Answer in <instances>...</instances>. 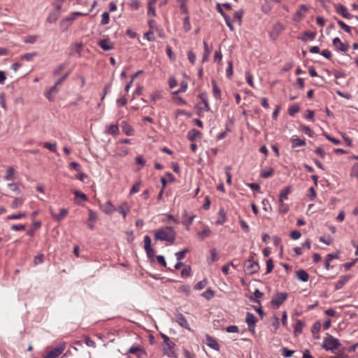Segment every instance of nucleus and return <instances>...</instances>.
Returning <instances> with one entry per match:
<instances>
[{"label":"nucleus","mask_w":358,"mask_h":358,"mask_svg":"<svg viewBox=\"0 0 358 358\" xmlns=\"http://www.w3.org/2000/svg\"><path fill=\"white\" fill-rule=\"evenodd\" d=\"M141 186V182H136L130 190V194L138 192L140 190Z\"/></svg>","instance_id":"e2e57ef3"},{"label":"nucleus","mask_w":358,"mask_h":358,"mask_svg":"<svg viewBox=\"0 0 358 358\" xmlns=\"http://www.w3.org/2000/svg\"><path fill=\"white\" fill-rule=\"evenodd\" d=\"M273 268V262L272 259H268L266 261V273L268 274L272 271Z\"/></svg>","instance_id":"0e129e2a"},{"label":"nucleus","mask_w":358,"mask_h":358,"mask_svg":"<svg viewBox=\"0 0 358 358\" xmlns=\"http://www.w3.org/2000/svg\"><path fill=\"white\" fill-rule=\"evenodd\" d=\"M97 219L96 213L93 211L92 210H89V218L88 220L90 222H95Z\"/></svg>","instance_id":"338daca9"},{"label":"nucleus","mask_w":358,"mask_h":358,"mask_svg":"<svg viewBox=\"0 0 358 358\" xmlns=\"http://www.w3.org/2000/svg\"><path fill=\"white\" fill-rule=\"evenodd\" d=\"M336 11L338 14L342 15L345 18L350 19L352 17V15L348 11V9L345 6L341 4H338L336 6Z\"/></svg>","instance_id":"4468645a"},{"label":"nucleus","mask_w":358,"mask_h":358,"mask_svg":"<svg viewBox=\"0 0 358 358\" xmlns=\"http://www.w3.org/2000/svg\"><path fill=\"white\" fill-rule=\"evenodd\" d=\"M164 344L165 345V347L163 348L164 355L171 358H176L177 356L174 350L176 344L171 339Z\"/></svg>","instance_id":"423d86ee"},{"label":"nucleus","mask_w":358,"mask_h":358,"mask_svg":"<svg viewBox=\"0 0 358 358\" xmlns=\"http://www.w3.org/2000/svg\"><path fill=\"white\" fill-rule=\"evenodd\" d=\"M201 136V131H199L195 129L190 130L187 134L188 139L191 141H194L197 138H200Z\"/></svg>","instance_id":"412c9836"},{"label":"nucleus","mask_w":358,"mask_h":358,"mask_svg":"<svg viewBox=\"0 0 358 358\" xmlns=\"http://www.w3.org/2000/svg\"><path fill=\"white\" fill-rule=\"evenodd\" d=\"M97 44L101 49L105 51H109L114 48L113 43L108 38L100 40Z\"/></svg>","instance_id":"f8f14e48"},{"label":"nucleus","mask_w":358,"mask_h":358,"mask_svg":"<svg viewBox=\"0 0 358 358\" xmlns=\"http://www.w3.org/2000/svg\"><path fill=\"white\" fill-rule=\"evenodd\" d=\"M321 328V324L319 322H316L313 324L312 327V333L315 335L318 334V332Z\"/></svg>","instance_id":"680f3d73"},{"label":"nucleus","mask_w":358,"mask_h":358,"mask_svg":"<svg viewBox=\"0 0 358 358\" xmlns=\"http://www.w3.org/2000/svg\"><path fill=\"white\" fill-rule=\"evenodd\" d=\"M227 76L230 78L233 74V64L231 61L228 62V67L226 71Z\"/></svg>","instance_id":"774afa93"},{"label":"nucleus","mask_w":358,"mask_h":358,"mask_svg":"<svg viewBox=\"0 0 358 358\" xmlns=\"http://www.w3.org/2000/svg\"><path fill=\"white\" fill-rule=\"evenodd\" d=\"M176 233L173 227H166L157 229L155 233V241H167L173 244L176 240Z\"/></svg>","instance_id":"f257e3e1"},{"label":"nucleus","mask_w":358,"mask_h":358,"mask_svg":"<svg viewBox=\"0 0 358 358\" xmlns=\"http://www.w3.org/2000/svg\"><path fill=\"white\" fill-rule=\"evenodd\" d=\"M263 295L264 294L262 292H260L258 289H256L254 292L255 298L250 296L249 299L250 301H252L255 303L260 304V301L259 300V299L262 298Z\"/></svg>","instance_id":"7c9ffc66"},{"label":"nucleus","mask_w":358,"mask_h":358,"mask_svg":"<svg viewBox=\"0 0 358 358\" xmlns=\"http://www.w3.org/2000/svg\"><path fill=\"white\" fill-rule=\"evenodd\" d=\"M341 347V344L339 341L331 335L327 334V336L324 338L322 348L327 351H331L333 353H336V350H339Z\"/></svg>","instance_id":"f03ea898"},{"label":"nucleus","mask_w":358,"mask_h":358,"mask_svg":"<svg viewBox=\"0 0 358 358\" xmlns=\"http://www.w3.org/2000/svg\"><path fill=\"white\" fill-rule=\"evenodd\" d=\"M199 97L200 98V99L201 100L202 103L204 105V110L206 111H209L210 110V106H209V104H208V102L207 94L206 92H202V93H201L199 95Z\"/></svg>","instance_id":"a878e982"},{"label":"nucleus","mask_w":358,"mask_h":358,"mask_svg":"<svg viewBox=\"0 0 358 358\" xmlns=\"http://www.w3.org/2000/svg\"><path fill=\"white\" fill-rule=\"evenodd\" d=\"M66 64H61L57 66V68L53 71V76H59L61 72L66 68Z\"/></svg>","instance_id":"bf43d9fd"},{"label":"nucleus","mask_w":358,"mask_h":358,"mask_svg":"<svg viewBox=\"0 0 358 358\" xmlns=\"http://www.w3.org/2000/svg\"><path fill=\"white\" fill-rule=\"evenodd\" d=\"M284 29L285 26L280 22H277L272 28V31L275 34L276 36H278Z\"/></svg>","instance_id":"cd10ccee"},{"label":"nucleus","mask_w":358,"mask_h":358,"mask_svg":"<svg viewBox=\"0 0 358 358\" xmlns=\"http://www.w3.org/2000/svg\"><path fill=\"white\" fill-rule=\"evenodd\" d=\"M284 200H279V212L285 213L289 210V206L283 202Z\"/></svg>","instance_id":"58836bf2"},{"label":"nucleus","mask_w":358,"mask_h":358,"mask_svg":"<svg viewBox=\"0 0 358 358\" xmlns=\"http://www.w3.org/2000/svg\"><path fill=\"white\" fill-rule=\"evenodd\" d=\"M245 322L248 324L249 331L254 333L257 322V317L252 313L248 312L246 313Z\"/></svg>","instance_id":"0eeeda50"},{"label":"nucleus","mask_w":358,"mask_h":358,"mask_svg":"<svg viewBox=\"0 0 358 358\" xmlns=\"http://www.w3.org/2000/svg\"><path fill=\"white\" fill-rule=\"evenodd\" d=\"M43 147L52 152H56L57 150L56 143L45 142L43 143Z\"/></svg>","instance_id":"e433bc0d"},{"label":"nucleus","mask_w":358,"mask_h":358,"mask_svg":"<svg viewBox=\"0 0 358 358\" xmlns=\"http://www.w3.org/2000/svg\"><path fill=\"white\" fill-rule=\"evenodd\" d=\"M202 296L206 299L210 300L215 296V292L211 289L208 288L202 294Z\"/></svg>","instance_id":"a18cd8bd"},{"label":"nucleus","mask_w":358,"mask_h":358,"mask_svg":"<svg viewBox=\"0 0 358 358\" xmlns=\"http://www.w3.org/2000/svg\"><path fill=\"white\" fill-rule=\"evenodd\" d=\"M144 248L148 257L149 259H152L155 256V250L151 247V238L148 235L144 237Z\"/></svg>","instance_id":"9d476101"},{"label":"nucleus","mask_w":358,"mask_h":358,"mask_svg":"<svg viewBox=\"0 0 358 358\" xmlns=\"http://www.w3.org/2000/svg\"><path fill=\"white\" fill-rule=\"evenodd\" d=\"M210 259H208V264H211L218 260L219 256L215 248H212L210 250Z\"/></svg>","instance_id":"473e14b6"},{"label":"nucleus","mask_w":358,"mask_h":358,"mask_svg":"<svg viewBox=\"0 0 358 358\" xmlns=\"http://www.w3.org/2000/svg\"><path fill=\"white\" fill-rule=\"evenodd\" d=\"M332 43L337 51L347 52L349 49V45L343 43L338 37L334 38Z\"/></svg>","instance_id":"6e6552de"},{"label":"nucleus","mask_w":358,"mask_h":358,"mask_svg":"<svg viewBox=\"0 0 358 358\" xmlns=\"http://www.w3.org/2000/svg\"><path fill=\"white\" fill-rule=\"evenodd\" d=\"M66 0H55L52 3L55 6V9L61 11L62 4Z\"/></svg>","instance_id":"052dcab7"},{"label":"nucleus","mask_w":358,"mask_h":358,"mask_svg":"<svg viewBox=\"0 0 358 358\" xmlns=\"http://www.w3.org/2000/svg\"><path fill=\"white\" fill-rule=\"evenodd\" d=\"M110 16L108 12H104L101 15V23L103 25L107 24L109 23Z\"/></svg>","instance_id":"603ef678"},{"label":"nucleus","mask_w":358,"mask_h":358,"mask_svg":"<svg viewBox=\"0 0 358 358\" xmlns=\"http://www.w3.org/2000/svg\"><path fill=\"white\" fill-rule=\"evenodd\" d=\"M288 294L285 292H277L271 303L275 308L280 307L283 302L287 299Z\"/></svg>","instance_id":"39448f33"},{"label":"nucleus","mask_w":358,"mask_h":358,"mask_svg":"<svg viewBox=\"0 0 358 358\" xmlns=\"http://www.w3.org/2000/svg\"><path fill=\"white\" fill-rule=\"evenodd\" d=\"M26 216H27V213H19L17 214H13V215H8L7 217V219H8V220H18V219H21V218L25 217Z\"/></svg>","instance_id":"c03bdc74"},{"label":"nucleus","mask_w":358,"mask_h":358,"mask_svg":"<svg viewBox=\"0 0 358 358\" xmlns=\"http://www.w3.org/2000/svg\"><path fill=\"white\" fill-rule=\"evenodd\" d=\"M301 131L306 134L308 136L312 137L313 136V131L307 126L301 125L300 127Z\"/></svg>","instance_id":"4d7b16f0"},{"label":"nucleus","mask_w":358,"mask_h":358,"mask_svg":"<svg viewBox=\"0 0 358 358\" xmlns=\"http://www.w3.org/2000/svg\"><path fill=\"white\" fill-rule=\"evenodd\" d=\"M175 316H176V322L182 328H185L189 331L191 330V328L189 327V324L187 322V320H186V318L185 317V316L181 313H179V312H176L175 313Z\"/></svg>","instance_id":"1a4fd4ad"},{"label":"nucleus","mask_w":358,"mask_h":358,"mask_svg":"<svg viewBox=\"0 0 358 358\" xmlns=\"http://www.w3.org/2000/svg\"><path fill=\"white\" fill-rule=\"evenodd\" d=\"M303 326L304 324L301 320H297L294 327V334L296 335L301 334Z\"/></svg>","instance_id":"c9c22d12"},{"label":"nucleus","mask_w":358,"mask_h":358,"mask_svg":"<svg viewBox=\"0 0 358 358\" xmlns=\"http://www.w3.org/2000/svg\"><path fill=\"white\" fill-rule=\"evenodd\" d=\"M74 19L75 18L73 17H72L66 18L65 20H63L61 21L60 25H61L62 27H64V31H66L68 29L69 26V24L66 25V23L67 22H71L72 21L74 20Z\"/></svg>","instance_id":"5fc2aeb1"},{"label":"nucleus","mask_w":358,"mask_h":358,"mask_svg":"<svg viewBox=\"0 0 358 358\" xmlns=\"http://www.w3.org/2000/svg\"><path fill=\"white\" fill-rule=\"evenodd\" d=\"M15 170L12 166H9L7 169L6 174L4 176L6 180H13L14 179L13 176L15 174Z\"/></svg>","instance_id":"72a5a7b5"},{"label":"nucleus","mask_w":358,"mask_h":358,"mask_svg":"<svg viewBox=\"0 0 358 358\" xmlns=\"http://www.w3.org/2000/svg\"><path fill=\"white\" fill-rule=\"evenodd\" d=\"M108 132L113 135H117L120 132L118 126L116 124H111L108 129Z\"/></svg>","instance_id":"37998d69"},{"label":"nucleus","mask_w":358,"mask_h":358,"mask_svg":"<svg viewBox=\"0 0 358 358\" xmlns=\"http://www.w3.org/2000/svg\"><path fill=\"white\" fill-rule=\"evenodd\" d=\"M127 354H133L137 358H146L147 353L145 350L139 345H133L127 351Z\"/></svg>","instance_id":"20e7f679"},{"label":"nucleus","mask_w":358,"mask_h":358,"mask_svg":"<svg viewBox=\"0 0 358 358\" xmlns=\"http://www.w3.org/2000/svg\"><path fill=\"white\" fill-rule=\"evenodd\" d=\"M157 1V0H152L148 3V15L155 16L156 15L155 9L153 4Z\"/></svg>","instance_id":"4c0bfd02"},{"label":"nucleus","mask_w":358,"mask_h":358,"mask_svg":"<svg viewBox=\"0 0 358 358\" xmlns=\"http://www.w3.org/2000/svg\"><path fill=\"white\" fill-rule=\"evenodd\" d=\"M203 46H204V53L203 55L202 62H206L208 60L209 55L211 52L210 48L208 47L207 43L204 41H203Z\"/></svg>","instance_id":"c756f323"},{"label":"nucleus","mask_w":358,"mask_h":358,"mask_svg":"<svg viewBox=\"0 0 358 358\" xmlns=\"http://www.w3.org/2000/svg\"><path fill=\"white\" fill-rule=\"evenodd\" d=\"M296 277L302 282H307L309 278L308 273L302 269L296 272Z\"/></svg>","instance_id":"5701e85b"},{"label":"nucleus","mask_w":358,"mask_h":358,"mask_svg":"<svg viewBox=\"0 0 358 358\" xmlns=\"http://www.w3.org/2000/svg\"><path fill=\"white\" fill-rule=\"evenodd\" d=\"M101 209L106 214H111L117 210L110 201H107L104 205H101Z\"/></svg>","instance_id":"f3484780"},{"label":"nucleus","mask_w":358,"mask_h":358,"mask_svg":"<svg viewBox=\"0 0 358 358\" xmlns=\"http://www.w3.org/2000/svg\"><path fill=\"white\" fill-rule=\"evenodd\" d=\"M291 187L289 186L282 189L279 194V200L287 199V195L290 193Z\"/></svg>","instance_id":"2f4dec72"},{"label":"nucleus","mask_w":358,"mask_h":358,"mask_svg":"<svg viewBox=\"0 0 358 358\" xmlns=\"http://www.w3.org/2000/svg\"><path fill=\"white\" fill-rule=\"evenodd\" d=\"M36 55V52H29V53H26L24 55H23L22 57H21V59L22 60H27V61H30L32 59V58L34 57H35Z\"/></svg>","instance_id":"6e6d98bb"},{"label":"nucleus","mask_w":358,"mask_h":358,"mask_svg":"<svg viewBox=\"0 0 358 358\" xmlns=\"http://www.w3.org/2000/svg\"><path fill=\"white\" fill-rule=\"evenodd\" d=\"M350 278V275H342L340 278L339 280L336 282V284L335 285V289L338 290V289H341L348 282Z\"/></svg>","instance_id":"6ab92c4d"},{"label":"nucleus","mask_w":358,"mask_h":358,"mask_svg":"<svg viewBox=\"0 0 358 358\" xmlns=\"http://www.w3.org/2000/svg\"><path fill=\"white\" fill-rule=\"evenodd\" d=\"M299 106L296 104H294L289 108L288 113L290 116H294L296 113H297L299 111Z\"/></svg>","instance_id":"79ce46f5"},{"label":"nucleus","mask_w":358,"mask_h":358,"mask_svg":"<svg viewBox=\"0 0 358 358\" xmlns=\"http://www.w3.org/2000/svg\"><path fill=\"white\" fill-rule=\"evenodd\" d=\"M273 169L269 168L268 170H264L261 172L260 176L263 178H267L273 176Z\"/></svg>","instance_id":"ea45409f"},{"label":"nucleus","mask_w":358,"mask_h":358,"mask_svg":"<svg viewBox=\"0 0 358 358\" xmlns=\"http://www.w3.org/2000/svg\"><path fill=\"white\" fill-rule=\"evenodd\" d=\"M294 353V350H290L287 349V348H282V355L285 357H290L293 355Z\"/></svg>","instance_id":"13d9d810"},{"label":"nucleus","mask_w":358,"mask_h":358,"mask_svg":"<svg viewBox=\"0 0 358 358\" xmlns=\"http://www.w3.org/2000/svg\"><path fill=\"white\" fill-rule=\"evenodd\" d=\"M23 201H24L23 199H22V198H15V199L13 200V201L11 204V207L13 208H19L22 205Z\"/></svg>","instance_id":"49530a36"},{"label":"nucleus","mask_w":358,"mask_h":358,"mask_svg":"<svg viewBox=\"0 0 358 358\" xmlns=\"http://www.w3.org/2000/svg\"><path fill=\"white\" fill-rule=\"evenodd\" d=\"M291 142H292V147L293 148H296V147L304 146L306 144L305 140L300 139L299 138H294V137L291 139Z\"/></svg>","instance_id":"b1692460"},{"label":"nucleus","mask_w":358,"mask_h":358,"mask_svg":"<svg viewBox=\"0 0 358 358\" xmlns=\"http://www.w3.org/2000/svg\"><path fill=\"white\" fill-rule=\"evenodd\" d=\"M212 85H213V93L214 97L216 99H221V91H220V88L218 87V86L216 83V81L213 80L212 81Z\"/></svg>","instance_id":"393cba45"},{"label":"nucleus","mask_w":358,"mask_h":358,"mask_svg":"<svg viewBox=\"0 0 358 358\" xmlns=\"http://www.w3.org/2000/svg\"><path fill=\"white\" fill-rule=\"evenodd\" d=\"M68 210L66 209V208H61L60 209V213L59 214H55L52 211V209H50V213L52 216V217L54 218L55 220L56 221H61L62 219H64V217L66 216V215L68 214Z\"/></svg>","instance_id":"a211bd4d"},{"label":"nucleus","mask_w":358,"mask_h":358,"mask_svg":"<svg viewBox=\"0 0 358 358\" xmlns=\"http://www.w3.org/2000/svg\"><path fill=\"white\" fill-rule=\"evenodd\" d=\"M85 343L88 347L93 348H96L95 342L93 340H92L90 337L85 338Z\"/></svg>","instance_id":"69168bd1"},{"label":"nucleus","mask_w":358,"mask_h":358,"mask_svg":"<svg viewBox=\"0 0 358 358\" xmlns=\"http://www.w3.org/2000/svg\"><path fill=\"white\" fill-rule=\"evenodd\" d=\"M211 233V230L208 226H203L202 229L197 232L196 235L201 240H203L206 238L210 237Z\"/></svg>","instance_id":"2eb2a0df"},{"label":"nucleus","mask_w":358,"mask_h":358,"mask_svg":"<svg viewBox=\"0 0 358 358\" xmlns=\"http://www.w3.org/2000/svg\"><path fill=\"white\" fill-rule=\"evenodd\" d=\"M245 270L248 274H253L259 270V265L257 262H245Z\"/></svg>","instance_id":"9b49d317"},{"label":"nucleus","mask_w":358,"mask_h":358,"mask_svg":"<svg viewBox=\"0 0 358 358\" xmlns=\"http://www.w3.org/2000/svg\"><path fill=\"white\" fill-rule=\"evenodd\" d=\"M116 210H117L125 219L127 215V213L129 211V206L127 203H123L118 207V208Z\"/></svg>","instance_id":"4be33fe9"},{"label":"nucleus","mask_w":358,"mask_h":358,"mask_svg":"<svg viewBox=\"0 0 358 358\" xmlns=\"http://www.w3.org/2000/svg\"><path fill=\"white\" fill-rule=\"evenodd\" d=\"M206 343L208 347L215 350H219L220 349L217 340L208 334L206 336Z\"/></svg>","instance_id":"ddd939ff"},{"label":"nucleus","mask_w":358,"mask_h":358,"mask_svg":"<svg viewBox=\"0 0 358 358\" xmlns=\"http://www.w3.org/2000/svg\"><path fill=\"white\" fill-rule=\"evenodd\" d=\"M207 283L208 282L206 280H201L195 285L194 289L197 290H201L206 286Z\"/></svg>","instance_id":"864d4df0"},{"label":"nucleus","mask_w":358,"mask_h":358,"mask_svg":"<svg viewBox=\"0 0 358 358\" xmlns=\"http://www.w3.org/2000/svg\"><path fill=\"white\" fill-rule=\"evenodd\" d=\"M316 33L306 31L303 33V36L298 37L299 40H301L303 41H307V39L313 40L315 38Z\"/></svg>","instance_id":"bb28decb"},{"label":"nucleus","mask_w":358,"mask_h":358,"mask_svg":"<svg viewBox=\"0 0 358 358\" xmlns=\"http://www.w3.org/2000/svg\"><path fill=\"white\" fill-rule=\"evenodd\" d=\"M182 217L184 219L183 224L186 226V229L189 230L190 225L192 224L194 221L195 215H188L187 212L185 211L182 214Z\"/></svg>","instance_id":"dca6fc26"},{"label":"nucleus","mask_w":358,"mask_h":358,"mask_svg":"<svg viewBox=\"0 0 358 358\" xmlns=\"http://www.w3.org/2000/svg\"><path fill=\"white\" fill-rule=\"evenodd\" d=\"M219 217L216 221V224L218 225L223 224L226 222V213L223 208H221L218 213Z\"/></svg>","instance_id":"c85d7f7f"},{"label":"nucleus","mask_w":358,"mask_h":358,"mask_svg":"<svg viewBox=\"0 0 358 358\" xmlns=\"http://www.w3.org/2000/svg\"><path fill=\"white\" fill-rule=\"evenodd\" d=\"M243 15V10L240 9L236 11L234 14V21H238V24L241 25L242 22V17Z\"/></svg>","instance_id":"f704fd0d"},{"label":"nucleus","mask_w":358,"mask_h":358,"mask_svg":"<svg viewBox=\"0 0 358 358\" xmlns=\"http://www.w3.org/2000/svg\"><path fill=\"white\" fill-rule=\"evenodd\" d=\"M180 274L182 278L189 277L191 275V267L189 266H186L185 268L181 271Z\"/></svg>","instance_id":"de8ad7c7"},{"label":"nucleus","mask_w":358,"mask_h":358,"mask_svg":"<svg viewBox=\"0 0 358 358\" xmlns=\"http://www.w3.org/2000/svg\"><path fill=\"white\" fill-rule=\"evenodd\" d=\"M66 347V343L65 342L59 343L56 347L48 352L44 358H57L64 352Z\"/></svg>","instance_id":"7ed1b4c3"},{"label":"nucleus","mask_w":358,"mask_h":358,"mask_svg":"<svg viewBox=\"0 0 358 358\" xmlns=\"http://www.w3.org/2000/svg\"><path fill=\"white\" fill-rule=\"evenodd\" d=\"M337 23L339 24V26L346 32L350 33L351 32V27L346 24L343 21L341 20H337Z\"/></svg>","instance_id":"8fccbe9b"},{"label":"nucleus","mask_w":358,"mask_h":358,"mask_svg":"<svg viewBox=\"0 0 358 358\" xmlns=\"http://www.w3.org/2000/svg\"><path fill=\"white\" fill-rule=\"evenodd\" d=\"M179 3H180V8L182 13H187L188 11V8L187 6V0H177Z\"/></svg>","instance_id":"3c124183"},{"label":"nucleus","mask_w":358,"mask_h":358,"mask_svg":"<svg viewBox=\"0 0 358 358\" xmlns=\"http://www.w3.org/2000/svg\"><path fill=\"white\" fill-rule=\"evenodd\" d=\"M143 38L149 41H155V37L154 36V31L149 30L148 32L144 34Z\"/></svg>","instance_id":"09e8293b"},{"label":"nucleus","mask_w":358,"mask_h":358,"mask_svg":"<svg viewBox=\"0 0 358 358\" xmlns=\"http://www.w3.org/2000/svg\"><path fill=\"white\" fill-rule=\"evenodd\" d=\"M189 252V249L188 248H185L184 250L180 251V252H178L175 254L178 261H181L185 257V255Z\"/></svg>","instance_id":"a19ab883"},{"label":"nucleus","mask_w":358,"mask_h":358,"mask_svg":"<svg viewBox=\"0 0 358 358\" xmlns=\"http://www.w3.org/2000/svg\"><path fill=\"white\" fill-rule=\"evenodd\" d=\"M61 11L55 9L49 14L47 21L50 23L55 22L59 17Z\"/></svg>","instance_id":"aec40b11"}]
</instances>
